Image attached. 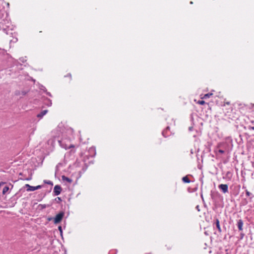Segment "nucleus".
<instances>
[{"instance_id": "obj_1", "label": "nucleus", "mask_w": 254, "mask_h": 254, "mask_svg": "<svg viewBox=\"0 0 254 254\" xmlns=\"http://www.w3.org/2000/svg\"><path fill=\"white\" fill-rule=\"evenodd\" d=\"M64 212L61 211L54 217V223L55 224H58L60 223L64 216Z\"/></svg>"}, {"instance_id": "obj_2", "label": "nucleus", "mask_w": 254, "mask_h": 254, "mask_svg": "<svg viewBox=\"0 0 254 254\" xmlns=\"http://www.w3.org/2000/svg\"><path fill=\"white\" fill-rule=\"evenodd\" d=\"M43 187V185H38L35 187L31 186L29 184H26L24 186V188H26V190L27 191H33L36 190L41 189Z\"/></svg>"}, {"instance_id": "obj_3", "label": "nucleus", "mask_w": 254, "mask_h": 254, "mask_svg": "<svg viewBox=\"0 0 254 254\" xmlns=\"http://www.w3.org/2000/svg\"><path fill=\"white\" fill-rule=\"evenodd\" d=\"M62 188L60 185H57L54 188L53 195L58 196L60 195L62 191Z\"/></svg>"}, {"instance_id": "obj_4", "label": "nucleus", "mask_w": 254, "mask_h": 254, "mask_svg": "<svg viewBox=\"0 0 254 254\" xmlns=\"http://www.w3.org/2000/svg\"><path fill=\"white\" fill-rule=\"evenodd\" d=\"M218 188L222 190L223 193H226L228 190V187L226 184H220Z\"/></svg>"}, {"instance_id": "obj_5", "label": "nucleus", "mask_w": 254, "mask_h": 254, "mask_svg": "<svg viewBox=\"0 0 254 254\" xmlns=\"http://www.w3.org/2000/svg\"><path fill=\"white\" fill-rule=\"evenodd\" d=\"M59 144L61 145V146L62 147L64 148H65V149H67L68 148H72V147H74V145H73L70 144L69 146L66 145V144H64L63 142V140H59Z\"/></svg>"}, {"instance_id": "obj_6", "label": "nucleus", "mask_w": 254, "mask_h": 254, "mask_svg": "<svg viewBox=\"0 0 254 254\" xmlns=\"http://www.w3.org/2000/svg\"><path fill=\"white\" fill-rule=\"evenodd\" d=\"M89 152L90 153V155L92 157H93L95 156L96 155V149H95V147H91L90 148L89 150Z\"/></svg>"}, {"instance_id": "obj_7", "label": "nucleus", "mask_w": 254, "mask_h": 254, "mask_svg": "<svg viewBox=\"0 0 254 254\" xmlns=\"http://www.w3.org/2000/svg\"><path fill=\"white\" fill-rule=\"evenodd\" d=\"M237 226L239 230L242 231L243 230V222L242 220L240 219L237 222Z\"/></svg>"}, {"instance_id": "obj_8", "label": "nucleus", "mask_w": 254, "mask_h": 254, "mask_svg": "<svg viewBox=\"0 0 254 254\" xmlns=\"http://www.w3.org/2000/svg\"><path fill=\"white\" fill-rule=\"evenodd\" d=\"M48 112L47 110L42 111L39 114L37 115V118H42L44 115H45Z\"/></svg>"}, {"instance_id": "obj_9", "label": "nucleus", "mask_w": 254, "mask_h": 254, "mask_svg": "<svg viewBox=\"0 0 254 254\" xmlns=\"http://www.w3.org/2000/svg\"><path fill=\"white\" fill-rule=\"evenodd\" d=\"M62 180L64 181H66L68 182V183H71L72 182V180L70 179L69 178L66 177L64 175H63L62 176Z\"/></svg>"}, {"instance_id": "obj_10", "label": "nucleus", "mask_w": 254, "mask_h": 254, "mask_svg": "<svg viewBox=\"0 0 254 254\" xmlns=\"http://www.w3.org/2000/svg\"><path fill=\"white\" fill-rule=\"evenodd\" d=\"M46 195H47L46 192H45L44 193H41L39 194L38 196V199H37V200L38 201H41L46 196Z\"/></svg>"}, {"instance_id": "obj_11", "label": "nucleus", "mask_w": 254, "mask_h": 254, "mask_svg": "<svg viewBox=\"0 0 254 254\" xmlns=\"http://www.w3.org/2000/svg\"><path fill=\"white\" fill-rule=\"evenodd\" d=\"M216 227L218 229L219 232H221V227H220L219 221L218 219H217V218L216 219Z\"/></svg>"}, {"instance_id": "obj_12", "label": "nucleus", "mask_w": 254, "mask_h": 254, "mask_svg": "<svg viewBox=\"0 0 254 254\" xmlns=\"http://www.w3.org/2000/svg\"><path fill=\"white\" fill-rule=\"evenodd\" d=\"M182 180L185 183H190V180L187 176L184 177L182 179Z\"/></svg>"}, {"instance_id": "obj_13", "label": "nucleus", "mask_w": 254, "mask_h": 254, "mask_svg": "<svg viewBox=\"0 0 254 254\" xmlns=\"http://www.w3.org/2000/svg\"><path fill=\"white\" fill-rule=\"evenodd\" d=\"M45 100H46L47 101V103H45V104L48 106H51L52 105V100H50V99L48 98H45Z\"/></svg>"}, {"instance_id": "obj_14", "label": "nucleus", "mask_w": 254, "mask_h": 254, "mask_svg": "<svg viewBox=\"0 0 254 254\" xmlns=\"http://www.w3.org/2000/svg\"><path fill=\"white\" fill-rule=\"evenodd\" d=\"M51 205L50 204H39V207H41V209L46 208L47 207H50Z\"/></svg>"}, {"instance_id": "obj_15", "label": "nucleus", "mask_w": 254, "mask_h": 254, "mask_svg": "<svg viewBox=\"0 0 254 254\" xmlns=\"http://www.w3.org/2000/svg\"><path fill=\"white\" fill-rule=\"evenodd\" d=\"M9 187L8 186H5L2 190V194H5L9 190Z\"/></svg>"}, {"instance_id": "obj_16", "label": "nucleus", "mask_w": 254, "mask_h": 254, "mask_svg": "<svg viewBox=\"0 0 254 254\" xmlns=\"http://www.w3.org/2000/svg\"><path fill=\"white\" fill-rule=\"evenodd\" d=\"M44 184H45L50 185H51V186H53V182H52V181H49V180H44Z\"/></svg>"}, {"instance_id": "obj_17", "label": "nucleus", "mask_w": 254, "mask_h": 254, "mask_svg": "<svg viewBox=\"0 0 254 254\" xmlns=\"http://www.w3.org/2000/svg\"><path fill=\"white\" fill-rule=\"evenodd\" d=\"M212 95V93H207V94H205L202 98V99H207V98H209Z\"/></svg>"}, {"instance_id": "obj_18", "label": "nucleus", "mask_w": 254, "mask_h": 254, "mask_svg": "<svg viewBox=\"0 0 254 254\" xmlns=\"http://www.w3.org/2000/svg\"><path fill=\"white\" fill-rule=\"evenodd\" d=\"M170 129V127H167L165 130L162 131V134L164 137H166L167 135H165V133H167V131Z\"/></svg>"}, {"instance_id": "obj_19", "label": "nucleus", "mask_w": 254, "mask_h": 254, "mask_svg": "<svg viewBox=\"0 0 254 254\" xmlns=\"http://www.w3.org/2000/svg\"><path fill=\"white\" fill-rule=\"evenodd\" d=\"M54 200L56 201L57 203H60L62 201V199L61 197H57L56 198H55Z\"/></svg>"}, {"instance_id": "obj_20", "label": "nucleus", "mask_w": 254, "mask_h": 254, "mask_svg": "<svg viewBox=\"0 0 254 254\" xmlns=\"http://www.w3.org/2000/svg\"><path fill=\"white\" fill-rule=\"evenodd\" d=\"M32 173H31L30 174V176L27 178H25V179H22V178H20L21 180H27V181H30L32 179Z\"/></svg>"}, {"instance_id": "obj_21", "label": "nucleus", "mask_w": 254, "mask_h": 254, "mask_svg": "<svg viewBox=\"0 0 254 254\" xmlns=\"http://www.w3.org/2000/svg\"><path fill=\"white\" fill-rule=\"evenodd\" d=\"M58 230L59 231H60V234L62 236H63V229H62V227L61 226H58Z\"/></svg>"}, {"instance_id": "obj_22", "label": "nucleus", "mask_w": 254, "mask_h": 254, "mask_svg": "<svg viewBox=\"0 0 254 254\" xmlns=\"http://www.w3.org/2000/svg\"><path fill=\"white\" fill-rule=\"evenodd\" d=\"M87 167H88V165H87V164L84 163V166L83 167L82 169V171L83 172H85L86 171V170L87 169Z\"/></svg>"}, {"instance_id": "obj_23", "label": "nucleus", "mask_w": 254, "mask_h": 254, "mask_svg": "<svg viewBox=\"0 0 254 254\" xmlns=\"http://www.w3.org/2000/svg\"><path fill=\"white\" fill-rule=\"evenodd\" d=\"M45 93H46V94H47V95H48L49 96H50V97H52V94H51V93H50V92H48L46 89H45Z\"/></svg>"}, {"instance_id": "obj_24", "label": "nucleus", "mask_w": 254, "mask_h": 254, "mask_svg": "<svg viewBox=\"0 0 254 254\" xmlns=\"http://www.w3.org/2000/svg\"><path fill=\"white\" fill-rule=\"evenodd\" d=\"M246 194L247 196H250V195L251 194V193L250 191H249L248 190H246Z\"/></svg>"}, {"instance_id": "obj_25", "label": "nucleus", "mask_w": 254, "mask_h": 254, "mask_svg": "<svg viewBox=\"0 0 254 254\" xmlns=\"http://www.w3.org/2000/svg\"><path fill=\"white\" fill-rule=\"evenodd\" d=\"M47 220H48V221H51V220H53V221H54V217H48V218H47Z\"/></svg>"}, {"instance_id": "obj_26", "label": "nucleus", "mask_w": 254, "mask_h": 254, "mask_svg": "<svg viewBox=\"0 0 254 254\" xmlns=\"http://www.w3.org/2000/svg\"><path fill=\"white\" fill-rule=\"evenodd\" d=\"M198 103L200 105H203L205 104V102L203 100L199 101Z\"/></svg>"}, {"instance_id": "obj_27", "label": "nucleus", "mask_w": 254, "mask_h": 254, "mask_svg": "<svg viewBox=\"0 0 254 254\" xmlns=\"http://www.w3.org/2000/svg\"><path fill=\"white\" fill-rule=\"evenodd\" d=\"M64 76L69 77L70 79H71V74L70 73H68L66 75H65Z\"/></svg>"}, {"instance_id": "obj_28", "label": "nucleus", "mask_w": 254, "mask_h": 254, "mask_svg": "<svg viewBox=\"0 0 254 254\" xmlns=\"http://www.w3.org/2000/svg\"><path fill=\"white\" fill-rule=\"evenodd\" d=\"M27 93V92L26 91H22V92H21L22 95H23V96L26 95Z\"/></svg>"}, {"instance_id": "obj_29", "label": "nucleus", "mask_w": 254, "mask_h": 254, "mask_svg": "<svg viewBox=\"0 0 254 254\" xmlns=\"http://www.w3.org/2000/svg\"><path fill=\"white\" fill-rule=\"evenodd\" d=\"M218 152H219L220 153H221V154H223V153H224V150H221V149L219 150H218Z\"/></svg>"}, {"instance_id": "obj_30", "label": "nucleus", "mask_w": 254, "mask_h": 254, "mask_svg": "<svg viewBox=\"0 0 254 254\" xmlns=\"http://www.w3.org/2000/svg\"><path fill=\"white\" fill-rule=\"evenodd\" d=\"M45 89H46L45 88V87H44V86H42V88H41V89L43 90L45 92Z\"/></svg>"}, {"instance_id": "obj_31", "label": "nucleus", "mask_w": 254, "mask_h": 254, "mask_svg": "<svg viewBox=\"0 0 254 254\" xmlns=\"http://www.w3.org/2000/svg\"><path fill=\"white\" fill-rule=\"evenodd\" d=\"M5 183H6L5 182H0V187L2 185H3L5 184Z\"/></svg>"}, {"instance_id": "obj_32", "label": "nucleus", "mask_w": 254, "mask_h": 254, "mask_svg": "<svg viewBox=\"0 0 254 254\" xmlns=\"http://www.w3.org/2000/svg\"><path fill=\"white\" fill-rule=\"evenodd\" d=\"M52 188H51V189L50 190H48V191H47L46 192L47 193H49L51 192V190H52Z\"/></svg>"}, {"instance_id": "obj_33", "label": "nucleus", "mask_w": 254, "mask_h": 254, "mask_svg": "<svg viewBox=\"0 0 254 254\" xmlns=\"http://www.w3.org/2000/svg\"><path fill=\"white\" fill-rule=\"evenodd\" d=\"M196 209L198 210V211H199V206H198V205L196 206Z\"/></svg>"}, {"instance_id": "obj_34", "label": "nucleus", "mask_w": 254, "mask_h": 254, "mask_svg": "<svg viewBox=\"0 0 254 254\" xmlns=\"http://www.w3.org/2000/svg\"><path fill=\"white\" fill-rule=\"evenodd\" d=\"M19 175H20V176H23V173H20L19 174Z\"/></svg>"}, {"instance_id": "obj_35", "label": "nucleus", "mask_w": 254, "mask_h": 254, "mask_svg": "<svg viewBox=\"0 0 254 254\" xmlns=\"http://www.w3.org/2000/svg\"><path fill=\"white\" fill-rule=\"evenodd\" d=\"M191 129H192V127H189V130H191Z\"/></svg>"}, {"instance_id": "obj_36", "label": "nucleus", "mask_w": 254, "mask_h": 254, "mask_svg": "<svg viewBox=\"0 0 254 254\" xmlns=\"http://www.w3.org/2000/svg\"><path fill=\"white\" fill-rule=\"evenodd\" d=\"M252 129L254 130V127H251Z\"/></svg>"}, {"instance_id": "obj_37", "label": "nucleus", "mask_w": 254, "mask_h": 254, "mask_svg": "<svg viewBox=\"0 0 254 254\" xmlns=\"http://www.w3.org/2000/svg\"><path fill=\"white\" fill-rule=\"evenodd\" d=\"M61 165V163H59V164L57 166V168L58 167V165Z\"/></svg>"}]
</instances>
